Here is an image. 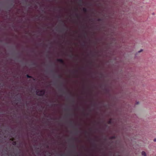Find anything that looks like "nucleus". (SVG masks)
Listing matches in <instances>:
<instances>
[{
	"instance_id": "nucleus-2",
	"label": "nucleus",
	"mask_w": 156,
	"mask_h": 156,
	"mask_svg": "<svg viewBox=\"0 0 156 156\" xmlns=\"http://www.w3.org/2000/svg\"><path fill=\"white\" fill-rule=\"evenodd\" d=\"M44 94V92L43 91H42L40 93H37V94L39 95H41Z\"/></svg>"
},
{
	"instance_id": "nucleus-5",
	"label": "nucleus",
	"mask_w": 156,
	"mask_h": 156,
	"mask_svg": "<svg viewBox=\"0 0 156 156\" xmlns=\"http://www.w3.org/2000/svg\"><path fill=\"white\" fill-rule=\"evenodd\" d=\"M156 141V140H154V141Z\"/></svg>"
},
{
	"instance_id": "nucleus-1",
	"label": "nucleus",
	"mask_w": 156,
	"mask_h": 156,
	"mask_svg": "<svg viewBox=\"0 0 156 156\" xmlns=\"http://www.w3.org/2000/svg\"><path fill=\"white\" fill-rule=\"evenodd\" d=\"M141 154L144 156H146V153L144 151H142L141 152Z\"/></svg>"
},
{
	"instance_id": "nucleus-3",
	"label": "nucleus",
	"mask_w": 156,
	"mask_h": 156,
	"mask_svg": "<svg viewBox=\"0 0 156 156\" xmlns=\"http://www.w3.org/2000/svg\"><path fill=\"white\" fill-rule=\"evenodd\" d=\"M142 51V50L141 49V50H140V51H138V52H141V51Z\"/></svg>"
},
{
	"instance_id": "nucleus-4",
	"label": "nucleus",
	"mask_w": 156,
	"mask_h": 156,
	"mask_svg": "<svg viewBox=\"0 0 156 156\" xmlns=\"http://www.w3.org/2000/svg\"><path fill=\"white\" fill-rule=\"evenodd\" d=\"M27 77L28 78H30V76H28V75H27Z\"/></svg>"
}]
</instances>
